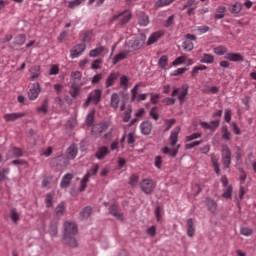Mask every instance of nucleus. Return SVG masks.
<instances>
[{
    "instance_id": "15",
    "label": "nucleus",
    "mask_w": 256,
    "mask_h": 256,
    "mask_svg": "<svg viewBox=\"0 0 256 256\" xmlns=\"http://www.w3.org/2000/svg\"><path fill=\"white\" fill-rule=\"evenodd\" d=\"M224 59L232 61L233 63H242V61H245V57L240 53H227L225 54Z\"/></svg>"
},
{
    "instance_id": "10",
    "label": "nucleus",
    "mask_w": 256,
    "mask_h": 256,
    "mask_svg": "<svg viewBox=\"0 0 256 256\" xmlns=\"http://www.w3.org/2000/svg\"><path fill=\"white\" fill-rule=\"evenodd\" d=\"M126 47H128V53H133V51H138V49H141L143 47V40L140 38H134L128 41L126 44Z\"/></svg>"
},
{
    "instance_id": "38",
    "label": "nucleus",
    "mask_w": 256,
    "mask_h": 256,
    "mask_svg": "<svg viewBox=\"0 0 256 256\" xmlns=\"http://www.w3.org/2000/svg\"><path fill=\"white\" fill-rule=\"evenodd\" d=\"M80 91H81V86H79V84H71L69 95L75 98L77 97V95H79Z\"/></svg>"
},
{
    "instance_id": "50",
    "label": "nucleus",
    "mask_w": 256,
    "mask_h": 256,
    "mask_svg": "<svg viewBox=\"0 0 256 256\" xmlns=\"http://www.w3.org/2000/svg\"><path fill=\"white\" fill-rule=\"evenodd\" d=\"M175 21V16L174 15H171L167 18L166 21H164L163 23V26L166 28V29H169V27H173V23Z\"/></svg>"
},
{
    "instance_id": "35",
    "label": "nucleus",
    "mask_w": 256,
    "mask_h": 256,
    "mask_svg": "<svg viewBox=\"0 0 256 256\" xmlns=\"http://www.w3.org/2000/svg\"><path fill=\"white\" fill-rule=\"evenodd\" d=\"M127 55H129L128 50H124V51L118 53L113 58V61H112L113 65H117V63H119V61H123L124 59H127Z\"/></svg>"
},
{
    "instance_id": "6",
    "label": "nucleus",
    "mask_w": 256,
    "mask_h": 256,
    "mask_svg": "<svg viewBox=\"0 0 256 256\" xmlns=\"http://www.w3.org/2000/svg\"><path fill=\"white\" fill-rule=\"evenodd\" d=\"M139 87H140V85L136 84L131 89V98H130L131 103H135V101H137L138 103H141V101H146L147 100V94L146 93L138 95Z\"/></svg>"
},
{
    "instance_id": "55",
    "label": "nucleus",
    "mask_w": 256,
    "mask_h": 256,
    "mask_svg": "<svg viewBox=\"0 0 256 256\" xmlns=\"http://www.w3.org/2000/svg\"><path fill=\"white\" fill-rule=\"evenodd\" d=\"M51 181H53V178L46 176L42 180V187H46L47 189H51Z\"/></svg>"
},
{
    "instance_id": "24",
    "label": "nucleus",
    "mask_w": 256,
    "mask_h": 256,
    "mask_svg": "<svg viewBox=\"0 0 256 256\" xmlns=\"http://www.w3.org/2000/svg\"><path fill=\"white\" fill-rule=\"evenodd\" d=\"M93 213V208L91 206H86L80 212L81 221H85V219H89Z\"/></svg>"
},
{
    "instance_id": "17",
    "label": "nucleus",
    "mask_w": 256,
    "mask_h": 256,
    "mask_svg": "<svg viewBox=\"0 0 256 256\" xmlns=\"http://www.w3.org/2000/svg\"><path fill=\"white\" fill-rule=\"evenodd\" d=\"M119 79V72H112L108 75L105 81V87L106 89H109V87H113L115 85V82Z\"/></svg>"
},
{
    "instance_id": "18",
    "label": "nucleus",
    "mask_w": 256,
    "mask_h": 256,
    "mask_svg": "<svg viewBox=\"0 0 256 256\" xmlns=\"http://www.w3.org/2000/svg\"><path fill=\"white\" fill-rule=\"evenodd\" d=\"M75 176L73 175V173H67L62 177V180L60 182V187L61 189H67V187H69V185H71V181H73V178Z\"/></svg>"
},
{
    "instance_id": "58",
    "label": "nucleus",
    "mask_w": 256,
    "mask_h": 256,
    "mask_svg": "<svg viewBox=\"0 0 256 256\" xmlns=\"http://www.w3.org/2000/svg\"><path fill=\"white\" fill-rule=\"evenodd\" d=\"M137 183H139V176L132 174L129 178V185H131V187H135Z\"/></svg>"
},
{
    "instance_id": "48",
    "label": "nucleus",
    "mask_w": 256,
    "mask_h": 256,
    "mask_svg": "<svg viewBox=\"0 0 256 256\" xmlns=\"http://www.w3.org/2000/svg\"><path fill=\"white\" fill-rule=\"evenodd\" d=\"M10 219H12L13 223H17L21 217L19 216V213H17V209L13 208L10 211Z\"/></svg>"
},
{
    "instance_id": "7",
    "label": "nucleus",
    "mask_w": 256,
    "mask_h": 256,
    "mask_svg": "<svg viewBox=\"0 0 256 256\" xmlns=\"http://www.w3.org/2000/svg\"><path fill=\"white\" fill-rule=\"evenodd\" d=\"M140 189L146 195H150V193H153V190L155 189V182L149 178L143 179L140 184Z\"/></svg>"
},
{
    "instance_id": "27",
    "label": "nucleus",
    "mask_w": 256,
    "mask_h": 256,
    "mask_svg": "<svg viewBox=\"0 0 256 256\" xmlns=\"http://www.w3.org/2000/svg\"><path fill=\"white\" fill-rule=\"evenodd\" d=\"M200 63H205L206 65H211L212 63H215V56L209 53L202 54L200 58Z\"/></svg>"
},
{
    "instance_id": "20",
    "label": "nucleus",
    "mask_w": 256,
    "mask_h": 256,
    "mask_svg": "<svg viewBox=\"0 0 256 256\" xmlns=\"http://www.w3.org/2000/svg\"><path fill=\"white\" fill-rule=\"evenodd\" d=\"M119 103H121V97L117 93H113L110 99V106L114 111L119 109Z\"/></svg>"
},
{
    "instance_id": "39",
    "label": "nucleus",
    "mask_w": 256,
    "mask_h": 256,
    "mask_svg": "<svg viewBox=\"0 0 256 256\" xmlns=\"http://www.w3.org/2000/svg\"><path fill=\"white\" fill-rule=\"evenodd\" d=\"M227 48L223 45L213 48V53L219 57L227 54Z\"/></svg>"
},
{
    "instance_id": "64",
    "label": "nucleus",
    "mask_w": 256,
    "mask_h": 256,
    "mask_svg": "<svg viewBox=\"0 0 256 256\" xmlns=\"http://www.w3.org/2000/svg\"><path fill=\"white\" fill-rule=\"evenodd\" d=\"M49 75H59V66L52 65L49 70Z\"/></svg>"
},
{
    "instance_id": "57",
    "label": "nucleus",
    "mask_w": 256,
    "mask_h": 256,
    "mask_svg": "<svg viewBox=\"0 0 256 256\" xmlns=\"http://www.w3.org/2000/svg\"><path fill=\"white\" fill-rule=\"evenodd\" d=\"M185 61H187V57L185 56H179L178 58H176L173 62L172 65H183L185 64Z\"/></svg>"
},
{
    "instance_id": "59",
    "label": "nucleus",
    "mask_w": 256,
    "mask_h": 256,
    "mask_svg": "<svg viewBox=\"0 0 256 256\" xmlns=\"http://www.w3.org/2000/svg\"><path fill=\"white\" fill-rule=\"evenodd\" d=\"M11 152L13 153L14 157H23V150H21V148L12 147Z\"/></svg>"
},
{
    "instance_id": "16",
    "label": "nucleus",
    "mask_w": 256,
    "mask_h": 256,
    "mask_svg": "<svg viewBox=\"0 0 256 256\" xmlns=\"http://www.w3.org/2000/svg\"><path fill=\"white\" fill-rule=\"evenodd\" d=\"M109 129V125L107 123H100L96 124L92 127V135H101V133H104V131H107Z\"/></svg>"
},
{
    "instance_id": "1",
    "label": "nucleus",
    "mask_w": 256,
    "mask_h": 256,
    "mask_svg": "<svg viewBox=\"0 0 256 256\" xmlns=\"http://www.w3.org/2000/svg\"><path fill=\"white\" fill-rule=\"evenodd\" d=\"M103 95V91L101 89H95L88 95L84 107H87L90 105V103H93L94 105H98L101 102V97Z\"/></svg>"
},
{
    "instance_id": "42",
    "label": "nucleus",
    "mask_w": 256,
    "mask_h": 256,
    "mask_svg": "<svg viewBox=\"0 0 256 256\" xmlns=\"http://www.w3.org/2000/svg\"><path fill=\"white\" fill-rule=\"evenodd\" d=\"M222 139L224 141H231V132H229V127L227 126L222 127Z\"/></svg>"
},
{
    "instance_id": "56",
    "label": "nucleus",
    "mask_w": 256,
    "mask_h": 256,
    "mask_svg": "<svg viewBox=\"0 0 256 256\" xmlns=\"http://www.w3.org/2000/svg\"><path fill=\"white\" fill-rule=\"evenodd\" d=\"M55 211H56L57 217H61V215H63V213H65V204L60 203V204L56 207Z\"/></svg>"
},
{
    "instance_id": "2",
    "label": "nucleus",
    "mask_w": 256,
    "mask_h": 256,
    "mask_svg": "<svg viewBox=\"0 0 256 256\" xmlns=\"http://www.w3.org/2000/svg\"><path fill=\"white\" fill-rule=\"evenodd\" d=\"M176 95H178V100L180 101V104L185 103V97L189 95V86L183 85L180 88H174L171 97H176Z\"/></svg>"
},
{
    "instance_id": "4",
    "label": "nucleus",
    "mask_w": 256,
    "mask_h": 256,
    "mask_svg": "<svg viewBox=\"0 0 256 256\" xmlns=\"http://www.w3.org/2000/svg\"><path fill=\"white\" fill-rule=\"evenodd\" d=\"M78 228L75 222L66 221L64 222V232L63 237H73V235H77Z\"/></svg>"
},
{
    "instance_id": "9",
    "label": "nucleus",
    "mask_w": 256,
    "mask_h": 256,
    "mask_svg": "<svg viewBox=\"0 0 256 256\" xmlns=\"http://www.w3.org/2000/svg\"><path fill=\"white\" fill-rule=\"evenodd\" d=\"M86 49H87V45L85 43L75 45L70 50L71 59H77V57H81Z\"/></svg>"
},
{
    "instance_id": "34",
    "label": "nucleus",
    "mask_w": 256,
    "mask_h": 256,
    "mask_svg": "<svg viewBox=\"0 0 256 256\" xmlns=\"http://www.w3.org/2000/svg\"><path fill=\"white\" fill-rule=\"evenodd\" d=\"M70 77L72 85H79V81H81L83 74L81 71H74L71 73Z\"/></svg>"
},
{
    "instance_id": "60",
    "label": "nucleus",
    "mask_w": 256,
    "mask_h": 256,
    "mask_svg": "<svg viewBox=\"0 0 256 256\" xmlns=\"http://www.w3.org/2000/svg\"><path fill=\"white\" fill-rule=\"evenodd\" d=\"M146 233L150 237H155V235H157V227L156 226H151V227L147 228Z\"/></svg>"
},
{
    "instance_id": "51",
    "label": "nucleus",
    "mask_w": 256,
    "mask_h": 256,
    "mask_svg": "<svg viewBox=\"0 0 256 256\" xmlns=\"http://www.w3.org/2000/svg\"><path fill=\"white\" fill-rule=\"evenodd\" d=\"M149 115L150 117H152L154 121H159V113H157V106L151 108Z\"/></svg>"
},
{
    "instance_id": "43",
    "label": "nucleus",
    "mask_w": 256,
    "mask_h": 256,
    "mask_svg": "<svg viewBox=\"0 0 256 256\" xmlns=\"http://www.w3.org/2000/svg\"><path fill=\"white\" fill-rule=\"evenodd\" d=\"M103 51H105V47L99 46V47L91 50L89 55H90V57H99V55H101V53H103Z\"/></svg>"
},
{
    "instance_id": "13",
    "label": "nucleus",
    "mask_w": 256,
    "mask_h": 256,
    "mask_svg": "<svg viewBox=\"0 0 256 256\" xmlns=\"http://www.w3.org/2000/svg\"><path fill=\"white\" fill-rule=\"evenodd\" d=\"M205 205L210 213H212L213 215H215V213H217L218 204H217V201H215L213 198L206 197Z\"/></svg>"
},
{
    "instance_id": "19",
    "label": "nucleus",
    "mask_w": 256,
    "mask_h": 256,
    "mask_svg": "<svg viewBox=\"0 0 256 256\" xmlns=\"http://www.w3.org/2000/svg\"><path fill=\"white\" fill-rule=\"evenodd\" d=\"M109 214L116 217L119 221H123V214L119 213V206L112 204L109 207Z\"/></svg>"
},
{
    "instance_id": "5",
    "label": "nucleus",
    "mask_w": 256,
    "mask_h": 256,
    "mask_svg": "<svg viewBox=\"0 0 256 256\" xmlns=\"http://www.w3.org/2000/svg\"><path fill=\"white\" fill-rule=\"evenodd\" d=\"M221 155L224 167L229 169L231 167V149H229V146L222 145Z\"/></svg>"
},
{
    "instance_id": "36",
    "label": "nucleus",
    "mask_w": 256,
    "mask_h": 256,
    "mask_svg": "<svg viewBox=\"0 0 256 256\" xmlns=\"http://www.w3.org/2000/svg\"><path fill=\"white\" fill-rule=\"evenodd\" d=\"M240 11H243V4L240 2H236L229 8V12L232 13V15H238Z\"/></svg>"
},
{
    "instance_id": "53",
    "label": "nucleus",
    "mask_w": 256,
    "mask_h": 256,
    "mask_svg": "<svg viewBox=\"0 0 256 256\" xmlns=\"http://www.w3.org/2000/svg\"><path fill=\"white\" fill-rule=\"evenodd\" d=\"M240 233L241 235H244V237H251V235H253V229L243 227L240 229Z\"/></svg>"
},
{
    "instance_id": "40",
    "label": "nucleus",
    "mask_w": 256,
    "mask_h": 256,
    "mask_svg": "<svg viewBox=\"0 0 256 256\" xmlns=\"http://www.w3.org/2000/svg\"><path fill=\"white\" fill-rule=\"evenodd\" d=\"M131 113H133V108L131 107V105H129L124 112V116H123L124 123H129V121H131Z\"/></svg>"
},
{
    "instance_id": "37",
    "label": "nucleus",
    "mask_w": 256,
    "mask_h": 256,
    "mask_svg": "<svg viewBox=\"0 0 256 256\" xmlns=\"http://www.w3.org/2000/svg\"><path fill=\"white\" fill-rule=\"evenodd\" d=\"M169 63V57H167V55H162L159 60H158V67L160 69H167V65Z\"/></svg>"
},
{
    "instance_id": "49",
    "label": "nucleus",
    "mask_w": 256,
    "mask_h": 256,
    "mask_svg": "<svg viewBox=\"0 0 256 256\" xmlns=\"http://www.w3.org/2000/svg\"><path fill=\"white\" fill-rule=\"evenodd\" d=\"M182 47H183L184 51L191 52L194 45H193V42H191V40H185L182 44Z\"/></svg>"
},
{
    "instance_id": "32",
    "label": "nucleus",
    "mask_w": 256,
    "mask_h": 256,
    "mask_svg": "<svg viewBox=\"0 0 256 256\" xmlns=\"http://www.w3.org/2000/svg\"><path fill=\"white\" fill-rule=\"evenodd\" d=\"M227 8L225 6H218L215 10L214 19H224Z\"/></svg>"
},
{
    "instance_id": "14",
    "label": "nucleus",
    "mask_w": 256,
    "mask_h": 256,
    "mask_svg": "<svg viewBox=\"0 0 256 256\" xmlns=\"http://www.w3.org/2000/svg\"><path fill=\"white\" fill-rule=\"evenodd\" d=\"M140 131L142 135H151V131H153V123L149 120L143 121L140 124Z\"/></svg>"
},
{
    "instance_id": "52",
    "label": "nucleus",
    "mask_w": 256,
    "mask_h": 256,
    "mask_svg": "<svg viewBox=\"0 0 256 256\" xmlns=\"http://www.w3.org/2000/svg\"><path fill=\"white\" fill-rule=\"evenodd\" d=\"M201 135H202L201 133H193L189 136H186L185 141H186V143H189L191 141H195V139L201 138Z\"/></svg>"
},
{
    "instance_id": "28",
    "label": "nucleus",
    "mask_w": 256,
    "mask_h": 256,
    "mask_svg": "<svg viewBox=\"0 0 256 256\" xmlns=\"http://www.w3.org/2000/svg\"><path fill=\"white\" fill-rule=\"evenodd\" d=\"M30 81H35V79H39V75H41V66L35 65L30 69Z\"/></svg>"
},
{
    "instance_id": "12",
    "label": "nucleus",
    "mask_w": 256,
    "mask_h": 256,
    "mask_svg": "<svg viewBox=\"0 0 256 256\" xmlns=\"http://www.w3.org/2000/svg\"><path fill=\"white\" fill-rule=\"evenodd\" d=\"M179 133H181V127H175L169 136V143L171 147H175L179 141Z\"/></svg>"
},
{
    "instance_id": "47",
    "label": "nucleus",
    "mask_w": 256,
    "mask_h": 256,
    "mask_svg": "<svg viewBox=\"0 0 256 256\" xmlns=\"http://www.w3.org/2000/svg\"><path fill=\"white\" fill-rule=\"evenodd\" d=\"M197 5H199L197 0H187V2L182 6V11H185V9H191V7H195Z\"/></svg>"
},
{
    "instance_id": "30",
    "label": "nucleus",
    "mask_w": 256,
    "mask_h": 256,
    "mask_svg": "<svg viewBox=\"0 0 256 256\" xmlns=\"http://www.w3.org/2000/svg\"><path fill=\"white\" fill-rule=\"evenodd\" d=\"M179 147H181V145H178L177 148L175 149H171L168 146L164 147L161 149L162 153H164V155H169L170 157H177V154L179 153Z\"/></svg>"
},
{
    "instance_id": "62",
    "label": "nucleus",
    "mask_w": 256,
    "mask_h": 256,
    "mask_svg": "<svg viewBox=\"0 0 256 256\" xmlns=\"http://www.w3.org/2000/svg\"><path fill=\"white\" fill-rule=\"evenodd\" d=\"M49 233L52 237H56L58 230H57V224H51L49 228Z\"/></svg>"
},
{
    "instance_id": "44",
    "label": "nucleus",
    "mask_w": 256,
    "mask_h": 256,
    "mask_svg": "<svg viewBox=\"0 0 256 256\" xmlns=\"http://www.w3.org/2000/svg\"><path fill=\"white\" fill-rule=\"evenodd\" d=\"M120 87L125 90L129 89V77L126 75L120 77Z\"/></svg>"
},
{
    "instance_id": "3",
    "label": "nucleus",
    "mask_w": 256,
    "mask_h": 256,
    "mask_svg": "<svg viewBox=\"0 0 256 256\" xmlns=\"http://www.w3.org/2000/svg\"><path fill=\"white\" fill-rule=\"evenodd\" d=\"M131 17H133V14H131V11L125 10L118 15H114L112 18V23L115 21H119V25H127L129 21H131Z\"/></svg>"
},
{
    "instance_id": "33",
    "label": "nucleus",
    "mask_w": 256,
    "mask_h": 256,
    "mask_svg": "<svg viewBox=\"0 0 256 256\" xmlns=\"http://www.w3.org/2000/svg\"><path fill=\"white\" fill-rule=\"evenodd\" d=\"M63 240L65 244L69 245L72 249H75L79 246L77 239H75L73 236H63Z\"/></svg>"
},
{
    "instance_id": "61",
    "label": "nucleus",
    "mask_w": 256,
    "mask_h": 256,
    "mask_svg": "<svg viewBox=\"0 0 256 256\" xmlns=\"http://www.w3.org/2000/svg\"><path fill=\"white\" fill-rule=\"evenodd\" d=\"M210 30H211V28L207 25L197 27V31L200 33V35H204V33H208V31H210Z\"/></svg>"
},
{
    "instance_id": "54",
    "label": "nucleus",
    "mask_w": 256,
    "mask_h": 256,
    "mask_svg": "<svg viewBox=\"0 0 256 256\" xmlns=\"http://www.w3.org/2000/svg\"><path fill=\"white\" fill-rule=\"evenodd\" d=\"M53 197L54 194L53 193H48L46 195V199H45V203H46V207H53Z\"/></svg>"
},
{
    "instance_id": "63",
    "label": "nucleus",
    "mask_w": 256,
    "mask_h": 256,
    "mask_svg": "<svg viewBox=\"0 0 256 256\" xmlns=\"http://www.w3.org/2000/svg\"><path fill=\"white\" fill-rule=\"evenodd\" d=\"M174 123H176L175 119H169V120L165 121V125H166V128L164 130L165 133H167V131H169V129H171V127H173Z\"/></svg>"
},
{
    "instance_id": "45",
    "label": "nucleus",
    "mask_w": 256,
    "mask_h": 256,
    "mask_svg": "<svg viewBox=\"0 0 256 256\" xmlns=\"http://www.w3.org/2000/svg\"><path fill=\"white\" fill-rule=\"evenodd\" d=\"M138 23L141 27H147L149 25V16L142 14L138 19Z\"/></svg>"
},
{
    "instance_id": "31",
    "label": "nucleus",
    "mask_w": 256,
    "mask_h": 256,
    "mask_svg": "<svg viewBox=\"0 0 256 256\" xmlns=\"http://www.w3.org/2000/svg\"><path fill=\"white\" fill-rule=\"evenodd\" d=\"M25 41H27V36L25 34H19L14 38L13 45L15 47H21L25 45Z\"/></svg>"
},
{
    "instance_id": "26",
    "label": "nucleus",
    "mask_w": 256,
    "mask_h": 256,
    "mask_svg": "<svg viewBox=\"0 0 256 256\" xmlns=\"http://www.w3.org/2000/svg\"><path fill=\"white\" fill-rule=\"evenodd\" d=\"M37 113H43L47 115L49 113V98H45L42 105L36 108Z\"/></svg>"
},
{
    "instance_id": "46",
    "label": "nucleus",
    "mask_w": 256,
    "mask_h": 256,
    "mask_svg": "<svg viewBox=\"0 0 256 256\" xmlns=\"http://www.w3.org/2000/svg\"><path fill=\"white\" fill-rule=\"evenodd\" d=\"M94 122H95V113L94 112L88 113L85 120L87 127H91V125H93Z\"/></svg>"
},
{
    "instance_id": "21",
    "label": "nucleus",
    "mask_w": 256,
    "mask_h": 256,
    "mask_svg": "<svg viewBox=\"0 0 256 256\" xmlns=\"http://www.w3.org/2000/svg\"><path fill=\"white\" fill-rule=\"evenodd\" d=\"M107 155H109V148H107V146H101V147L98 148V150L95 154V157L99 161H102V159L104 157H107Z\"/></svg>"
},
{
    "instance_id": "8",
    "label": "nucleus",
    "mask_w": 256,
    "mask_h": 256,
    "mask_svg": "<svg viewBox=\"0 0 256 256\" xmlns=\"http://www.w3.org/2000/svg\"><path fill=\"white\" fill-rule=\"evenodd\" d=\"M41 93V84L35 82L32 84V87L28 90L27 97L30 101H35Z\"/></svg>"
},
{
    "instance_id": "23",
    "label": "nucleus",
    "mask_w": 256,
    "mask_h": 256,
    "mask_svg": "<svg viewBox=\"0 0 256 256\" xmlns=\"http://www.w3.org/2000/svg\"><path fill=\"white\" fill-rule=\"evenodd\" d=\"M91 178V172H88L84 175V177L81 179L80 181V186L78 191L80 193H83V191H85V189H87V183H89V179Z\"/></svg>"
},
{
    "instance_id": "11",
    "label": "nucleus",
    "mask_w": 256,
    "mask_h": 256,
    "mask_svg": "<svg viewBox=\"0 0 256 256\" xmlns=\"http://www.w3.org/2000/svg\"><path fill=\"white\" fill-rule=\"evenodd\" d=\"M23 117H27V113L18 112V113H8L4 114L3 119L6 123H13V121H17V119H23Z\"/></svg>"
},
{
    "instance_id": "22",
    "label": "nucleus",
    "mask_w": 256,
    "mask_h": 256,
    "mask_svg": "<svg viewBox=\"0 0 256 256\" xmlns=\"http://www.w3.org/2000/svg\"><path fill=\"white\" fill-rule=\"evenodd\" d=\"M77 153H79L77 146L75 144L70 145L67 149L66 159H75Z\"/></svg>"
},
{
    "instance_id": "41",
    "label": "nucleus",
    "mask_w": 256,
    "mask_h": 256,
    "mask_svg": "<svg viewBox=\"0 0 256 256\" xmlns=\"http://www.w3.org/2000/svg\"><path fill=\"white\" fill-rule=\"evenodd\" d=\"M222 197L224 199H232L233 197V185H228L226 190L223 192Z\"/></svg>"
},
{
    "instance_id": "25",
    "label": "nucleus",
    "mask_w": 256,
    "mask_h": 256,
    "mask_svg": "<svg viewBox=\"0 0 256 256\" xmlns=\"http://www.w3.org/2000/svg\"><path fill=\"white\" fill-rule=\"evenodd\" d=\"M163 37V32L157 31L150 35L147 41V45H153V43H157Z\"/></svg>"
},
{
    "instance_id": "29",
    "label": "nucleus",
    "mask_w": 256,
    "mask_h": 256,
    "mask_svg": "<svg viewBox=\"0 0 256 256\" xmlns=\"http://www.w3.org/2000/svg\"><path fill=\"white\" fill-rule=\"evenodd\" d=\"M186 225L188 237H195V224L193 223V218H189L186 221Z\"/></svg>"
}]
</instances>
